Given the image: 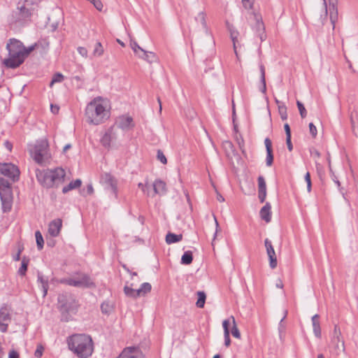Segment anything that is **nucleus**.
Here are the masks:
<instances>
[{"label": "nucleus", "instance_id": "obj_18", "mask_svg": "<svg viewBox=\"0 0 358 358\" xmlns=\"http://www.w3.org/2000/svg\"><path fill=\"white\" fill-rule=\"evenodd\" d=\"M62 227V220L60 218L55 219L48 224V233L52 237L59 236Z\"/></svg>", "mask_w": 358, "mask_h": 358}, {"label": "nucleus", "instance_id": "obj_6", "mask_svg": "<svg viewBox=\"0 0 358 358\" xmlns=\"http://www.w3.org/2000/svg\"><path fill=\"white\" fill-rule=\"evenodd\" d=\"M74 277L61 280L62 283L75 287L92 288L96 285L90 275L85 273L76 272Z\"/></svg>", "mask_w": 358, "mask_h": 358}, {"label": "nucleus", "instance_id": "obj_14", "mask_svg": "<svg viewBox=\"0 0 358 358\" xmlns=\"http://www.w3.org/2000/svg\"><path fill=\"white\" fill-rule=\"evenodd\" d=\"M115 124L118 128L122 130H129L135 127L133 118L131 116L127 115L120 116L117 119Z\"/></svg>", "mask_w": 358, "mask_h": 358}, {"label": "nucleus", "instance_id": "obj_12", "mask_svg": "<svg viewBox=\"0 0 358 358\" xmlns=\"http://www.w3.org/2000/svg\"><path fill=\"white\" fill-rule=\"evenodd\" d=\"M25 59L22 54L8 52V58L3 59V64L8 69H16L22 64Z\"/></svg>", "mask_w": 358, "mask_h": 358}, {"label": "nucleus", "instance_id": "obj_7", "mask_svg": "<svg viewBox=\"0 0 358 358\" xmlns=\"http://www.w3.org/2000/svg\"><path fill=\"white\" fill-rule=\"evenodd\" d=\"M65 177L66 171L62 167L48 170L46 171V180L49 179L48 187H58L64 182Z\"/></svg>", "mask_w": 358, "mask_h": 358}, {"label": "nucleus", "instance_id": "obj_36", "mask_svg": "<svg viewBox=\"0 0 358 358\" xmlns=\"http://www.w3.org/2000/svg\"><path fill=\"white\" fill-rule=\"evenodd\" d=\"M35 237H36L37 248L38 250H41L43 248L44 240H43V235L39 230L36 231Z\"/></svg>", "mask_w": 358, "mask_h": 358}, {"label": "nucleus", "instance_id": "obj_62", "mask_svg": "<svg viewBox=\"0 0 358 358\" xmlns=\"http://www.w3.org/2000/svg\"><path fill=\"white\" fill-rule=\"evenodd\" d=\"M236 141L239 145L240 149L242 150L243 152H244V150H243V148L244 146V140H243V137L241 135L239 137L238 136H236Z\"/></svg>", "mask_w": 358, "mask_h": 358}, {"label": "nucleus", "instance_id": "obj_21", "mask_svg": "<svg viewBox=\"0 0 358 358\" xmlns=\"http://www.w3.org/2000/svg\"><path fill=\"white\" fill-rule=\"evenodd\" d=\"M271 206L270 203L266 202L259 211L260 217L266 222H270L271 220Z\"/></svg>", "mask_w": 358, "mask_h": 358}, {"label": "nucleus", "instance_id": "obj_22", "mask_svg": "<svg viewBox=\"0 0 358 358\" xmlns=\"http://www.w3.org/2000/svg\"><path fill=\"white\" fill-rule=\"evenodd\" d=\"M311 320L313 324V334L317 338H321L322 331L320 322V315L318 314L314 315L312 317Z\"/></svg>", "mask_w": 358, "mask_h": 358}, {"label": "nucleus", "instance_id": "obj_33", "mask_svg": "<svg viewBox=\"0 0 358 358\" xmlns=\"http://www.w3.org/2000/svg\"><path fill=\"white\" fill-rule=\"evenodd\" d=\"M197 296L198 299L197 301L196 302V306L200 308H203L206 299V293L203 291H199L197 292Z\"/></svg>", "mask_w": 358, "mask_h": 358}, {"label": "nucleus", "instance_id": "obj_50", "mask_svg": "<svg viewBox=\"0 0 358 358\" xmlns=\"http://www.w3.org/2000/svg\"><path fill=\"white\" fill-rule=\"evenodd\" d=\"M268 259H269V266H270V267L272 269L276 268L277 265H278V262H277V258H276L275 254V255H268Z\"/></svg>", "mask_w": 358, "mask_h": 358}, {"label": "nucleus", "instance_id": "obj_54", "mask_svg": "<svg viewBox=\"0 0 358 358\" xmlns=\"http://www.w3.org/2000/svg\"><path fill=\"white\" fill-rule=\"evenodd\" d=\"M305 181L307 183V190L308 192H310L312 188V182L310 179V174L309 172H307L304 176Z\"/></svg>", "mask_w": 358, "mask_h": 358}, {"label": "nucleus", "instance_id": "obj_48", "mask_svg": "<svg viewBox=\"0 0 358 358\" xmlns=\"http://www.w3.org/2000/svg\"><path fill=\"white\" fill-rule=\"evenodd\" d=\"M45 350V348L43 344L39 343L37 345L36 350L34 352V356L36 358H40L42 357L43 352Z\"/></svg>", "mask_w": 358, "mask_h": 358}, {"label": "nucleus", "instance_id": "obj_39", "mask_svg": "<svg viewBox=\"0 0 358 358\" xmlns=\"http://www.w3.org/2000/svg\"><path fill=\"white\" fill-rule=\"evenodd\" d=\"M113 310V306L108 301H103L101 304V310L103 314H110Z\"/></svg>", "mask_w": 358, "mask_h": 358}, {"label": "nucleus", "instance_id": "obj_64", "mask_svg": "<svg viewBox=\"0 0 358 358\" xmlns=\"http://www.w3.org/2000/svg\"><path fill=\"white\" fill-rule=\"evenodd\" d=\"M19 357H20V355L17 351L13 350L9 352L8 358H19Z\"/></svg>", "mask_w": 358, "mask_h": 358}, {"label": "nucleus", "instance_id": "obj_58", "mask_svg": "<svg viewBox=\"0 0 358 358\" xmlns=\"http://www.w3.org/2000/svg\"><path fill=\"white\" fill-rule=\"evenodd\" d=\"M266 197V191L258 192V198L261 203H264L265 201Z\"/></svg>", "mask_w": 358, "mask_h": 358}, {"label": "nucleus", "instance_id": "obj_51", "mask_svg": "<svg viewBox=\"0 0 358 358\" xmlns=\"http://www.w3.org/2000/svg\"><path fill=\"white\" fill-rule=\"evenodd\" d=\"M38 281L41 283V289L42 291L43 297H45V279L42 273H38Z\"/></svg>", "mask_w": 358, "mask_h": 358}, {"label": "nucleus", "instance_id": "obj_53", "mask_svg": "<svg viewBox=\"0 0 358 358\" xmlns=\"http://www.w3.org/2000/svg\"><path fill=\"white\" fill-rule=\"evenodd\" d=\"M50 28H51V31H55L57 27H58V25H59V21L58 20H53L52 22H51V17L49 16L48 17V21L46 22V24H49L50 23Z\"/></svg>", "mask_w": 358, "mask_h": 358}, {"label": "nucleus", "instance_id": "obj_38", "mask_svg": "<svg viewBox=\"0 0 358 358\" xmlns=\"http://www.w3.org/2000/svg\"><path fill=\"white\" fill-rule=\"evenodd\" d=\"M103 48L101 43L97 41L94 45V48L93 50V55L95 57H100L103 54Z\"/></svg>", "mask_w": 358, "mask_h": 358}, {"label": "nucleus", "instance_id": "obj_55", "mask_svg": "<svg viewBox=\"0 0 358 358\" xmlns=\"http://www.w3.org/2000/svg\"><path fill=\"white\" fill-rule=\"evenodd\" d=\"M157 157L163 164H167L166 157H165L164 152L161 150H157Z\"/></svg>", "mask_w": 358, "mask_h": 358}, {"label": "nucleus", "instance_id": "obj_9", "mask_svg": "<svg viewBox=\"0 0 358 358\" xmlns=\"http://www.w3.org/2000/svg\"><path fill=\"white\" fill-rule=\"evenodd\" d=\"M0 173L10 179L13 182L19 180L20 170L17 166L11 163H0Z\"/></svg>", "mask_w": 358, "mask_h": 358}, {"label": "nucleus", "instance_id": "obj_13", "mask_svg": "<svg viewBox=\"0 0 358 358\" xmlns=\"http://www.w3.org/2000/svg\"><path fill=\"white\" fill-rule=\"evenodd\" d=\"M116 358H145V355L138 346L124 348Z\"/></svg>", "mask_w": 358, "mask_h": 358}, {"label": "nucleus", "instance_id": "obj_32", "mask_svg": "<svg viewBox=\"0 0 358 358\" xmlns=\"http://www.w3.org/2000/svg\"><path fill=\"white\" fill-rule=\"evenodd\" d=\"M138 57L148 61V62H152L153 59L155 57V55L152 52H148L143 49H141V53L138 54Z\"/></svg>", "mask_w": 358, "mask_h": 358}, {"label": "nucleus", "instance_id": "obj_28", "mask_svg": "<svg viewBox=\"0 0 358 358\" xmlns=\"http://www.w3.org/2000/svg\"><path fill=\"white\" fill-rule=\"evenodd\" d=\"M275 103L278 104V112L281 119L282 120H286L287 119V113L285 104L282 102H280L277 99H275Z\"/></svg>", "mask_w": 358, "mask_h": 358}, {"label": "nucleus", "instance_id": "obj_42", "mask_svg": "<svg viewBox=\"0 0 358 358\" xmlns=\"http://www.w3.org/2000/svg\"><path fill=\"white\" fill-rule=\"evenodd\" d=\"M231 319L233 320V327L231 328V334L234 337L236 338H241V333H240V331L239 329H238L237 326H236V321H235V319L233 316H231Z\"/></svg>", "mask_w": 358, "mask_h": 358}, {"label": "nucleus", "instance_id": "obj_60", "mask_svg": "<svg viewBox=\"0 0 358 358\" xmlns=\"http://www.w3.org/2000/svg\"><path fill=\"white\" fill-rule=\"evenodd\" d=\"M229 321L228 320H224L222 322V327L224 329V334L230 333L229 332Z\"/></svg>", "mask_w": 358, "mask_h": 358}, {"label": "nucleus", "instance_id": "obj_27", "mask_svg": "<svg viewBox=\"0 0 358 358\" xmlns=\"http://www.w3.org/2000/svg\"><path fill=\"white\" fill-rule=\"evenodd\" d=\"M259 71H260V82L262 83V87L260 88V91L266 94V79H265V67L261 64L259 65Z\"/></svg>", "mask_w": 358, "mask_h": 358}, {"label": "nucleus", "instance_id": "obj_5", "mask_svg": "<svg viewBox=\"0 0 358 358\" xmlns=\"http://www.w3.org/2000/svg\"><path fill=\"white\" fill-rule=\"evenodd\" d=\"M58 308L62 315V320L69 322L76 315L80 306L76 296L71 293L65 292L58 295Z\"/></svg>", "mask_w": 358, "mask_h": 358}, {"label": "nucleus", "instance_id": "obj_49", "mask_svg": "<svg viewBox=\"0 0 358 358\" xmlns=\"http://www.w3.org/2000/svg\"><path fill=\"white\" fill-rule=\"evenodd\" d=\"M143 292V295H145L149 293L152 289V285L149 282H143L140 287Z\"/></svg>", "mask_w": 358, "mask_h": 358}, {"label": "nucleus", "instance_id": "obj_26", "mask_svg": "<svg viewBox=\"0 0 358 358\" xmlns=\"http://www.w3.org/2000/svg\"><path fill=\"white\" fill-rule=\"evenodd\" d=\"M182 239V234H176L169 232L166 236V242L167 244H173L180 241Z\"/></svg>", "mask_w": 358, "mask_h": 358}, {"label": "nucleus", "instance_id": "obj_43", "mask_svg": "<svg viewBox=\"0 0 358 358\" xmlns=\"http://www.w3.org/2000/svg\"><path fill=\"white\" fill-rule=\"evenodd\" d=\"M352 130L356 136H358V120H355L353 115L350 117Z\"/></svg>", "mask_w": 358, "mask_h": 358}, {"label": "nucleus", "instance_id": "obj_40", "mask_svg": "<svg viewBox=\"0 0 358 358\" xmlns=\"http://www.w3.org/2000/svg\"><path fill=\"white\" fill-rule=\"evenodd\" d=\"M264 245L266 249V253L268 256L275 254L272 243L268 238H266L264 240Z\"/></svg>", "mask_w": 358, "mask_h": 358}, {"label": "nucleus", "instance_id": "obj_4", "mask_svg": "<svg viewBox=\"0 0 358 358\" xmlns=\"http://www.w3.org/2000/svg\"><path fill=\"white\" fill-rule=\"evenodd\" d=\"M32 0H23L18 2L16 10H13L9 23L16 27H23L31 20V16L34 10Z\"/></svg>", "mask_w": 358, "mask_h": 358}, {"label": "nucleus", "instance_id": "obj_15", "mask_svg": "<svg viewBox=\"0 0 358 358\" xmlns=\"http://www.w3.org/2000/svg\"><path fill=\"white\" fill-rule=\"evenodd\" d=\"M0 199L3 213L9 212L12 208L13 194L12 191L0 193Z\"/></svg>", "mask_w": 358, "mask_h": 358}, {"label": "nucleus", "instance_id": "obj_2", "mask_svg": "<svg viewBox=\"0 0 358 358\" xmlns=\"http://www.w3.org/2000/svg\"><path fill=\"white\" fill-rule=\"evenodd\" d=\"M69 349L78 358H89L94 351V343L90 336L76 334L66 339Z\"/></svg>", "mask_w": 358, "mask_h": 358}, {"label": "nucleus", "instance_id": "obj_23", "mask_svg": "<svg viewBox=\"0 0 358 358\" xmlns=\"http://www.w3.org/2000/svg\"><path fill=\"white\" fill-rule=\"evenodd\" d=\"M153 189L157 194H165L167 192L166 182L160 179L154 182Z\"/></svg>", "mask_w": 358, "mask_h": 358}, {"label": "nucleus", "instance_id": "obj_25", "mask_svg": "<svg viewBox=\"0 0 358 358\" xmlns=\"http://www.w3.org/2000/svg\"><path fill=\"white\" fill-rule=\"evenodd\" d=\"M82 185V180L79 178L71 181L67 185H65L62 188V193L66 194L69 191L78 189Z\"/></svg>", "mask_w": 358, "mask_h": 358}, {"label": "nucleus", "instance_id": "obj_45", "mask_svg": "<svg viewBox=\"0 0 358 358\" xmlns=\"http://www.w3.org/2000/svg\"><path fill=\"white\" fill-rule=\"evenodd\" d=\"M241 2L245 9L250 10L254 8L255 0H241Z\"/></svg>", "mask_w": 358, "mask_h": 358}, {"label": "nucleus", "instance_id": "obj_46", "mask_svg": "<svg viewBox=\"0 0 358 358\" xmlns=\"http://www.w3.org/2000/svg\"><path fill=\"white\" fill-rule=\"evenodd\" d=\"M296 106L298 107V109L299 110V113L301 115V117L302 118H304L307 115V111L304 106V105L299 101H296Z\"/></svg>", "mask_w": 358, "mask_h": 358}, {"label": "nucleus", "instance_id": "obj_29", "mask_svg": "<svg viewBox=\"0 0 358 358\" xmlns=\"http://www.w3.org/2000/svg\"><path fill=\"white\" fill-rule=\"evenodd\" d=\"M29 263V259L27 257L24 256L22 259L21 266L18 270V274L21 276L26 275L27 268Z\"/></svg>", "mask_w": 358, "mask_h": 358}, {"label": "nucleus", "instance_id": "obj_20", "mask_svg": "<svg viewBox=\"0 0 358 358\" xmlns=\"http://www.w3.org/2000/svg\"><path fill=\"white\" fill-rule=\"evenodd\" d=\"M329 1L330 20L333 25V29L335 28V24L338 20L337 0Z\"/></svg>", "mask_w": 358, "mask_h": 358}, {"label": "nucleus", "instance_id": "obj_59", "mask_svg": "<svg viewBox=\"0 0 358 358\" xmlns=\"http://www.w3.org/2000/svg\"><path fill=\"white\" fill-rule=\"evenodd\" d=\"M59 106L57 104L50 103V111L52 114H58L59 111Z\"/></svg>", "mask_w": 358, "mask_h": 358}, {"label": "nucleus", "instance_id": "obj_41", "mask_svg": "<svg viewBox=\"0 0 358 358\" xmlns=\"http://www.w3.org/2000/svg\"><path fill=\"white\" fill-rule=\"evenodd\" d=\"M39 42L38 43H35L34 44L29 46L28 48H26L24 45L23 47V55L24 57V59H26L29 55L34 50H35L36 48H38L39 46Z\"/></svg>", "mask_w": 358, "mask_h": 358}, {"label": "nucleus", "instance_id": "obj_44", "mask_svg": "<svg viewBox=\"0 0 358 358\" xmlns=\"http://www.w3.org/2000/svg\"><path fill=\"white\" fill-rule=\"evenodd\" d=\"M258 181V192L266 191V185L264 178L262 176H259L257 178Z\"/></svg>", "mask_w": 358, "mask_h": 358}, {"label": "nucleus", "instance_id": "obj_35", "mask_svg": "<svg viewBox=\"0 0 358 358\" xmlns=\"http://www.w3.org/2000/svg\"><path fill=\"white\" fill-rule=\"evenodd\" d=\"M64 80V75L60 72H57L53 75L49 85L50 87H52L54 84L60 83L63 82Z\"/></svg>", "mask_w": 358, "mask_h": 358}, {"label": "nucleus", "instance_id": "obj_16", "mask_svg": "<svg viewBox=\"0 0 358 358\" xmlns=\"http://www.w3.org/2000/svg\"><path fill=\"white\" fill-rule=\"evenodd\" d=\"M11 320L10 315L6 306L0 308V331L4 333L7 331L8 324Z\"/></svg>", "mask_w": 358, "mask_h": 358}, {"label": "nucleus", "instance_id": "obj_47", "mask_svg": "<svg viewBox=\"0 0 358 358\" xmlns=\"http://www.w3.org/2000/svg\"><path fill=\"white\" fill-rule=\"evenodd\" d=\"M124 292L127 296L135 299V289H133L127 285H125L124 287Z\"/></svg>", "mask_w": 358, "mask_h": 358}, {"label": "nucleus", "instance_id": "obj_24", "mask_svg": "<svg viewBox=\"0 0 358 358\" xmlns=\"http://www.w3.org/2000/svg\"><path fill=\"white\" fill-rule=\"evenodd\" d=\"M195 20L197 22H200L204 29L206 34H210L209 28L206 22V14L204 11H201L198 13L197 16L195 17Z\"/></svg>", "mask_w": 358, "mask_h": 358}, {"label": "nucleus", "instance_id": "obj_61", "mask_svg": "<svg viewBox=\"0 0 358 358\" xmlns=\"http://www.w3.org/2000/svg\"><path fill=\"white\" fill-rule=\"evenodd\" d=\"M229 30L230 32V36L231 38H238V32L236 31L234 27H229Z\"/></svg>", "mask_w": 358, "mask_h": 358}, {"label": "nucleus", "instance_id": "obj_31", "mask_svg": "<svg viewBox=\"0 0 358 358\" xmlns=\"http://www.w3.org/2000/svg\"><path fill=\"white\" fill-rule=\"evenodd\" d=\"M10 191H12L10 182L8 180L0 177V193Z\"/></svg>", "mask_w": 358, "mask_h": 358}, {"label": "nucleus", "instance_id": "obj_63", "mask_svg": "<svg viewBox=\"0 0 358 358\" xmlns=\"http://www.w3.org/2000/svg\"><path fill=\"white\" fill-rule=\"evenodd\" d=\"M224 345L229 347L231 344L230 333L224 334Z\"/></svg>", "mask_w": 358, "mask_h": 358}, {"label": "nucleus", "instance_id": "obj_30", "mask_svg": "<svg viewBox=\"0 0 358 358\" xmlns=\"http://www.w3.org/2000/svg\"><path fill=\"white\" fill-rule=\"evenodd\" d=\"M193 261V254L190 250L185 251L182 255L180 263L183 265H189Z\"/></svg>", "mask_w": 358, "mask_h": 358}, {"label": "nucleus", "instance_id": "obj_11", "mask_svg": "<svg viewBox=\"0 0 358 358\" xmlns=\"http://www.w3.org/2000/svg\"><path fill=\"white\" fill-rule=\"evenodd\" d=\"M101 180L105 185L106 189H110L115 199L118 198L117 180L110 173H103L101 176Z\"/></svg>", "mask_w": 358, "mask_h": 358}, {"label": "nucleus", "instance_id": "obj_1", "mask_svg": "<svg viewBox=\"0 0 358 358\" xmlns=\"http://www.w3.org/2000/svg\"><path fill=\"white\" fill-rule=\"evenodd\" d=\"M28 152L35 164L29 169V172H34L38 183L45 186V139L36 140L34 143L28 144Z\"/></svg>", "mask_w": 358, "mask_h": 358}, {"label": "nucleus", "instance_id": "obj_37", "mask_svg": "<svg viewBox=\"0 0 358 358\" xmlns=\"http://www.w3.org/2000/svg\"><path fill=\"white\" fill-rule=\"evenodd\" d=\"M80 194L82 196L86 197L88 195H92L94 194V188L92 183H90L87 185L86 189L83 188L80 190Z\"/></svg>", "mask_w": 358, "mask_h": 358}, {"label": "nucleus", "instance_id": "obj_34", "mask_svg": "<svg viewBox=\"0 0 358 358\" xmlns=\"http://www.w3.org/2000/svg\"><path fill=\"white\" fill-rule=\"evenodd\" d=\"M100 141H101V145L103 147L109 148L110 146V142H111L110 131L106 132L101 137Z\"/></svg>", "mask_w": 358, "mask_h": 358}, {"label": "nucleus", "instance_id": "obj_17", "mask_svg": "<svg viewBox=\"0 0 358 358\" xmlns=\"http://www.w3.org/2000/svg\"><path fill=\"white\" fill-rule=\"evenodd\" d=\"M23 47L24 44L19 40L16 38H10L9 39L7 45L6 49L8 52L12 53H17L23 55Z\"/></svg>", "mask_w": 358, "mask_h": 358}, {"label": "nucleus", "instance_id": "obj_3", "mask_svg": "<svg viewBox=\"0 0 358 358\" xmlns=\"http://www.w3.org/2000/svg\"><path fill=\"white\" fill-rule=\"evenodd\" d=\"M101 96L92 99L86 106L85 116L88 123L99 125L108 119V112Z\"/></svg>", "mask_w": 358, "mask_h": 358}, {"label": "nucleus", "instance_id": "obj_10", "mask_svg": "<svg viewBox=\"0 0 358 358\" xmlns=\"http://www.w3.org/2000/svg\"><path fill=\"white\" fill-rule=\"evenodd\" d=\"M252 14L254 16L255 23L252 27L255 35L259 38L261 42L264 41L266 39V34L265 32V25L263 22L262 15L259 13L252 12Z\"/></svg>", "mask_w": 358, "mask_h": 358}, {"label": "nucleus", "instance_id": "obj_57", "mask_svg": "<svg viewBox=\"0 0 358 358\" xmlns=\"http://www.w3.org/2000/svg\"><path fill=\"white\" fill-rule=\"evenodd\" d=\"M308 127H309V130H310V134L312 135V136L313 138H315L317 136V134L316 127L315 126V124L313 122L309 123Z\"/></svg>", "mask_w": 358, "mask_h": 358}, {"label": "nucleus", "instance_id": "obj_19", "mask_svg": "<svg viewBox=\"0 0 358 358\" xmlns=\"http://www.w3.org/2000/svg\"><path fill=\"white\" fill-rule=\"evenodd\" d=\"M264 144L266 150V164L267 166H271L273 162V154L272 148V142L269 138H266Z\"/></svg>", "mask_w": 358, "mask_h": 358}, {"label": "nucleus", "instance_id": "obj_52", "mask_svg": "<svg viewBox=\"0 0 358 358\" xmlns=\"http://www.w3.org/2000/svg\"><path fill=\"white\" fill-rule=\"evenodd\" d=\"M130 45H131V49L136 53V55L137 56H138V54L141 53V49H143V48H141L138 45V44L137 43V42H136V41H131Z\"/></svg>", "mask_w": 358, "mask_h": 358}, {"label": "nucleus", "instance_id": "obj_8", "mask_svg": "<svg viewBox=\"0 0 358 358\" xmlns=\"http://www.w3.org/2000/svg\"><path fill=\"white\" fill-rule=\"evenodd\" d=\"M331 345L336 354L344 352L345 350V342L342 337L341 329L337 324L334 326V331L331 334Z\"/></svg>", "mask_w": 358, "mask_h": 358}, {"label": "nucleus", "instance_id": "obj_56", "mask_svg": "<svg viewBox=\"0 0 358 358\" xmlns=\"http://www.w3.org/2000/svg\"><path fill=\"white\" fill-rule=\"evenodd\" d=\"M287 310H285L284 315H283L282 318L280 320L279 324H278V331L280 333L282 332L285 329V326L282 324V322L287 317Z\"/></svg>", "mask_w": 358, "mask_h": 358}]
</instances>
